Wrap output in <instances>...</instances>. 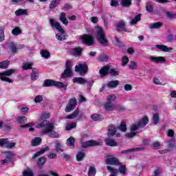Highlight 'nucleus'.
Listing matches in <instances>:
<instances>
[{
    "instance_id": "1",
    "label": "nucleus",
    "mask_w": 176,
    "mask_h": 176,
    "mask_svg": "<svg viewBox=\"0 0 176 176\" xmlns=\"http://www.w3.org/2000/svg\"><path fill=\"white\" fill-rule=\"evenodd\" d=\"M50 118V114L49 113H42L40 117L41 120H43L40 124L36 126L37 129H43L42 131V134L49 135L52 138H58L60 135L58 132L54 131V124L50 122L47 120Z\"/></svg>"
},
{
    "instance_id": "2",
    "label": "nucleus",
    "mask_w": 176,
    "mask_h": 176,
    "mask_svg": "<svg viewBox=\"0 0 176 176\" xmlns=\"http://www.w3.org/2000/svg\"><path fill=\"white\" fill-rule=\"evenodd\" d=\"M96 41L102 45V46H108L109 41L107 39L105 32L100 27L98 26L96 28Z\"/></svg>"
},
{
    "instance_id": "3",
    "label": "nucleus",
    "mask_w": 176,
    "mask_h": 176,
    "mask_svg": "<svg viewBox=\"0 0 176 176\" xmlns=\"http://www.w3.org/2000/svg\"><path fill=\"white\" fill-rule=\"evenodd\" d=\"M53 86L58 87V89H67L68 84H63V82L47 79L44 81L43 85V87H52Z\"/></svg>"
},
{
    "instance_id": "4",
    "label": "nucleus",
    "mask_w": 176,
    "mask_h": 176,
    "mask_svg": "<svg viewBox=\"0 0 176 176\" xmlns=\"http://www.w3.org/2000/svg\"><path fill=\"white\" fill-rule=\"evenodd\" d=\"M15 72L16 69H10L0 72V80L1 82H6L7 83H13V80L10 79L9 76H12Z\"/></svg>"
},
{
    "instance_id": "5",
    "label": "nucleus",
    "mask_w": 176,
    "mask_h": 176,
    "mask_svg": "<svg viewBox=\"0 0 176 176\" xmlns=\"http://www.w3.org/2000/svg\"><path fill=\"white\" fill-rule=\"evenodd\" d=\"M80 143L82 148H89L90 146H100V145H102V142L100 140H89L85 142L82 139H81Z\"/></svg>"
},
{
    "instance_id": "6",
    "label": "nucleus",
    "mask_w": 176,
    "mask_h": 176,
    "mask_svg": "<svg viewBox=\"0 0 176 176\" xmlns=\"http://www.w3.org/2000/svg\"><path fill=\"white\" fill-rule=\"evenodd\" d=\"M71 75H72V62L67 60L66 62V69L64 73L61 74L60 78H68V76H71Z\"/></svg>"
},
{
    "instance_id": "7",
    "label": "nucleus",
    "mask_w": 176,
    "mask_h": 176,
    "mask_svg": "<svg viewBox=\"0 0 176 176\" xmlns=\"http://www.w3.org/2000/svg\"><path fill=\"white\" fill-rule=\"evenodd\" d=\"M75 71L79 72L80 76H85L87 72V65L85 63L83 64L79 63L78 65H76Z\"/></svg>"
},
{
    "instance_id": "8",
    "label": "nucleus",
    "mask_w": 176,
    "mask_h": 176,
    "mask_svg": "<svg viewBox=\"0 0 176 176\" xmlns=\"http://www.w3.org/2000/svg\"><path fill=\"white\" fill-rule=\"evenodd\" d=\"M82 42L87 46H91L94 43V38L90 34H84L82 36Z\"/></svg>"
},
{
    "instance_id": "9",
    "label": "nucleus",
    "mask_w": 176,
    "mask_h": 176,
    "mask_svg": "<svg viewBox=\"0 0 176 176\" xmlns=\"http://www.w3.org/2000/svg\"><path fill=\"white\" fill-rule=\"evenodd\" d=\"M138 127H140V126H138V124H132L131 126V132L130 133H127L125 135L127 138H133V137H135V135H137V134H138V132H135L137 131V130H138Z\"/></svg>"
},
{
    "instance_id": "10",
    "label": "nucleus",
    "mask_w": 176,
    "mask_h": 176,
    "mask_svg": "<svg viewBox=\"0 0 176 176\" xmlns=\"http://www.w3.org/2000/svg\"><path fill=\"white\" fill-rule=\"evenodd\" d=\"M75 107H76V98H73L70 99L69 104L66 107L65 112H72L75 109Z\"/></svg>"
},
{
    "instance_id": "11",
    "label": "nucleus",
    "mask_w": 176,
    "mask_h": 176,
    "mask_svg": "<svg viewBox=\"0 0 176 176\" xmlns=\"http://www.w3.org/2000/svg\"><path fill=\"white\" fill-rule=\"evenodd\" d=\"M5 157L4 160L1 161V164H9L12 162V157H13V154L10 152H6L3 153Z\"/></svg>"
},
{
    "instance_id": "12",
    "label": "nucleus",
    "mask_w": 176,
    "mask_h": 176,
    "mask_svg": "<svg viewBox=\"0 0 176 176\" xmlns=\"http://www.w3.org/2000/svg\"><path fill=\"white\" fill-rule=\"evenodd\" d=\"M50 23L52 25V27H55L56 30L58 31V32H64L65 30L63 29V27H61V25L58 22H56V21L53 19L50 20Z\"/></svg>"
},
{
    "instance_id": "13",
    "label": "nucleus",
    "mask_w": 176,
    "mask_h": 176,
    "mask_svg": "<svg viewBox=\"0 0 176 176\" xmlns=\"http://www.w3.org/2000/svg\"><path fill=\"white\" fill-rule=\"evenodd\" d=\"M149 60H151V61H152V63H166V58H164V56H151L149 57Z\"/></svg>"
},
{
    "instance_id": "14",
    "label": "nucleus",
    "mask_w": 176,
    "mask_h": 176,
    "mask_svg": "<svg viewBox=\"0 0 176 176\" xmlns=\"http://www.w3.org/2000/svg\"><path fill=\"white\" fill-rule=\"evenodd\" d=\"M106 164H110L111 166H119V164H120V162H119V160L116 157H110L106 160Z\"/></svg>"
},
{
    "instance_id": "15",
    "label": "nucleus",
    "mask_w": 176,
    "mask_h": 176,
    "mask_svg": "<svg viewBox=\"0 0 176 176\" xmlns=\"http://www.w3.org/2000/svg\"><path fill=\"white\" fill-rule=\"evenodd\" d=\"M115 134H116V127L113 124H110L108 126L107 135L108 137H113Z\"/></svg>"
},
{
    "instance_id": "16",
    "label": "nucleus",
    "mask_w": 176,
    "mask_h": 176,
    "mask_svg": "<svg viewBox=\"0 0 176 176\" xmlns=\"http://www.w3.org/2000/svg\"><path fill=\"white\" fill-rule=\"evenodd\" d=\"M148 123H149V119L148 118V117L144 116L142 118L141 120L138 122V124L139 127H145V126H146Z\"/></svg>"
},
{
    "instance_id": "17",
    "label": "nucleus",
    "mask_w": 176,
    "mask_h": 176,
    "mask_svg": "<svg viewBox=\"0 0 176 176\" xmlns=\"http://www.w3.org/2000/svg\"><path fill=\"white\" fill-rule=\"evenodd\" d=\"M119 83L120 82L118 80H111L107 83V86L109 89H116V87L119 86Z\"/></svg>"
},
{
    "instance_id": "18",
    "label": "nucleus",
    "mask_w": 176,
    "mask_h": 176,
    "mask_svg": "<svg viewBox=\"0 0 176 176\" xmlns=\"http://www.w3.org/2000/svg\"><path fill=\"white\" fill-rule=\"evenodd\" d=\"M50 150V148H49V146H45V148H42L41 150H40L39 151H38L37 153H36L34 156H33V159H36V157H38V156H41V155H43V153H45V152H47Z\"/></svg>"
},
{
    "instance_id": "19",
    "label": "nucleus",
    "mask_w": 176,
    "mask_h": 176,
    "mask_svg": "<svg viewBox=\"0 0 176 176\" xmlns=\"http://www.w3.org/2000/svg\"><path fill=\"white\" fill-rule=\"evenodd\" d=\"M73 82L78 83V85H85V83H87V80L82 77H77L73 78Z\"/></svg>"
},
{
    "instance_id": "20",
    "label": "nucleus",
    "mask_w": 176,
    "mask_h": 176,
    "mask_svg": "<svg viewBox=\"0 0 176 176\" xmlns=\"http://www.w3.org/2000/svg\"><path fill=\"white\" fill-rule=\"evenodd\" d=\"M155 47L157 49H159L160 50H162V52H165L173 50V47H168L164 45H156Z\"/></svg>"
},
{
    "instance_id": "21",
    "label": "nucleus",
    "mask_w": 176,
    "mask_h": 176,
    "mask_svg": "<svg viewBox=\"0 0 176 176\" xmlns=\"http://www.w3.org/2000/svg\"><path fill=\"white\" fill-rule=\"evenodd\" d=\"M105 144L107 146H118V142L115 140L111 138H107L105 140Z\"/></svg>"
},
{
    "instance_id": "22",
    "label": "nucleus",
    "mask_w": 176,
    "mask_h": 176,
    "mask_svg": "<svg viewBox=\"0 0 176 176\" xmlns=\"http://www.w3.org/2000/svg\"><path fill=\"white\" fill-rule=\"evenodd\" d=\"M104 108L105 111L111 112L115 109V104H113V103H109V102H107L104 104Z\"/></svg>"
},
{
    "instance_id": "23",
    "label": "nucleus",
    "mask_w": 176,
    "mask_h": 176,
    "mask_svg": "<svg viewBox=\"0 0 176 176\" xmlns=\"http://www.w3.org/2000/svg\"><path fill=\"white\" fill-rule=\"evenodd\" d=\"M107 169L109 173H111V174L109 176H118V174H119V170L118 169H115L112 168L111 166H107Z\"/></svg>"
},
{
    "instance_id": "24",
    "label": "nucleus",
    "mask_w": 176,
    "mask_h": 176,
    "mask_svg": "<svg viewBox=\"0 0 176 176\" xmlns=\"http://www.w3.org/2000/svg\"><path fill=\"white\" fill-rule=\"evenodd\" d=\"M144 148H133L128 150L122 151L120 152L121 155L126 154V153H131L133 152H136L137 151H142Z\"/></svg>"
},
{
    "instance_id": "25",
    "label": "nucleus",
    "mask_w": 176,
    "mask_h": 176,
    "mask_svg": "<svg viewBox=\"0 0 176 176\" xmlns=\"http://www.w3.org/2000/svg\"><path fill=\"white\" fill-rule=\"evenodd\" d=\"M161 27H163V23L162 22L153 23L149 25L150 30H157V28H160Z\"/></svg>"
},
{
    "instance_id": "26",
    "label": "nucleus",
    "mask_w": 176,
    "mask_h": 176,
    "mask_svg": "<svg viewBox=\"0 0 176 176\" xmlns=\"http://www.w3.org/2000/svg\"><path fill=\"white\" fill-rule=\"evenodd\" d=\"M56 38L58 41H65L67 39V34H65V32H60V33L56 35Z\"/></svg>"
},
{
    "instance_id": "27",
    "label": "nucleus",
    "mask_w": 176,
    "mask_h": 176,
    "mask_svg": "<svg viewBox=\"0 0 176 176\" xmlns=\"http://www.w3.org/2000/svg\"><path fill=\"white\" fill-rule=\"evenodd\" d=\"M125 25H126V23H124V21H120L116 25V31H118V32H120V30H123Z\"/></svg>"
},
{
    "instance_id": "28",
    "label": "nucleus",
    "mask_w": 176,
    "mask_h": 176,
    "mask_svg": "<svg viewBox=\"0 0 176 176\" xmlns=\"http://www.w3.org/2000/svg\"><path fill=\"white\" fill-rule=\"evenodd\" d=\"M59 19L65 25H68V19H67V16L65 15V12H62L60 14Z\"/></svg>"
},
{
    "instance_id": "29",
    "label": "nucleus",
    "mask_w": 176,
    "mask_h": 176,
    "mask_svg": "<svg viewBox=\"0 0 176 176\" xmlns=\"http://www.w3.org/2000/svg\"><path fill=\"white\" fill-rule=\"evenodd\" d=\"M109 72V66H104L102 69H100L99 74L101 76H105Z\"/></svg>"
},
{
    "instance_id": "30",
    "label": "nucleus",
    "mask_w": 176,
    "mask_h": 176,
    "mask_svg": "<svg viewBox=\"0 0 176 176\" xmlns=\"http://www.w3.org/2000/svg\"><path fill=\"white\" fill-rule=\"evenodd\" d=\"M72 54L78 57V56H80L82 54V48L76 47L72 50Z\"/></svg>"
},
{
    "instance_id": "31",
    "label": "nucleus",
    "mask_w": 176,
    "mask_h": 176,
    "mask_svg": "<svg viewBox=\"0 0 176 176\" xmlns=\"http://www.w3.org/2000/svg\"><path fill=\"white\" fill-rule=\"evenodd\" d=\"M131 3V0H120V5L123 8H130Z\"/></svg>"
},
{
    "instance_id": "32",
    "label": "nucleus",
    "mask_w": 176,
    "mask_h": 176,
    "mask_svg": "<svg viewBox=\"0 0 176 176\" xmlns=\"http://www.w3.org/2000/svg\"><path fill=\"white\" fill-rule=\"evenodd\" d=\"M91 118L95 122H101V120H104V117L100 114H94L91 116Z\"/></svg>"
},
{
    "instance_id": "33",
    "label": "nucleus",
    "mask_w": 176,
    "mask_h": 176,
    "mask_svg": "<svg viewBox=\"0 0 176 176\" xmlns=\"http://www.w3.org/2000/svg\"><path fill=\"white\" fill-rule=\"evenodd\" d=\"M85 156H86V153L83 151H79L76 155L77 162H82V160H83L85 158Z\"/></svg>"
},
{
    "instance_id": "34",
    "label": "nucleus",
    "mask_w": 176,
    "mask_h": 176,
    "mask_svg": "<svg viewBox=\"0 0 176 176\" xmlns=\"http://www.w3.org/2000/svg\"><path fill=\"white\" fill-rule=\"evenodd\" d=\"M47 158L46 157H41L38 159V161L37 162V166L39 168L43 166L45 163H46Z\"/></svg>"
},
{
    "instance_id": "35",
    "label": "nucleus",
    "mask_w": 176,
    "mask_h": 176,
    "mask_svg": "<svg viewBox=\"0 0 176 176\" xmlns=\"http://www.w3.org/2000/svg\"><path fill=\"white\" fill-rule=\"evenodd\" d=\"M42 142V139L41 138L36 137L32 141V146H37V145H41Z\"/></svg>"
},
{
    "instance_id": "36",
    "label": "nucleus",
    "mask_w": 176,
    "mask_h": 176,
    "mask_svg": "<svg viewBox=\"0 0 176 176\" xmlns=\"http://www.w3.org/2000/svg\"><path fill=\"white\" fill-rule=\"evenodd\" d=\"M5 41V26H0V42Z\"/></svg>"
},
{
    "instance_id": "37",
    "label": "nucleus",
    "mask_w": 176,
    "mask_h": 176,
    "mask_svg": "<svg viewBox=\"0 0 176 176\" xmlns=\"http://www.w3.org/2000/svg\"><path fill=\"white\" fill-rule=\"evenodd\" d=\"M75 138L74 137L69 138L66 141V144L67 146H75Z\"/></svg>"
},
{
    "instance_id": "38",
    "label": "nucleus",
    "mask_w": 176,
    "mask_h": 176,
    "mask_svg": "<svg viewBox=\"0 0 176 176\" xmlns=\"http://www.w3.org/2000/svg\"><path fill=\"white\" fill-rule=\"evenodd\" d=\"M8 47L11 50V52H12V53H16V52H17V46L13 42L9 43Z\"/></svg>"
},
{
    "instance_id": "39",
    "label": "nucleus",
    "mask_w": 176,
    "mask_h": 176,
    "mask_svg": "<svg viewBox=\"0 0 176 176\" xmlns=\"http://www.w3.org/2000/svg\"><path fill=\"white\" fill-rule=\"evenodd\" d=\"M78 115H79V109H76L74 111L72 114L66 116V119H75V118H78Z\"/></svg>"
},
{
    "instance_id": "40",
    "label": "nucleus",
    "mask_w": 176,
    "mask_h": 176,
    "mask_svg": "<svg viewBox=\"0 0 176 176\" xmlns=\"http://www.w3.org/2000/svg\"><path fill=\"white\" fill-rule=\"evenodd\" d=\"M32 65H34L32 63H25L23 64L22 68L24 71H27V69H32Z\"/></svg>"
},
{
    "instance_id": "41",
    "label": "nucleus",
    "mask_w": 176,
    "mask_h": 176,
    "mask_svg": "<svg viewBox=\"0 0 176 176\" xmlns=\"http://www.w3.org/2000/svg\"><path fill=\"white\" fill-rule=\"evenodd\" d=\"M10 62L9 60H4L3 62H0V68L1 69H6L9 67Z\"/></svg>"
},
{
    "instance_id": "42",
    "label": "nucleus",
    "mask_w": 176,
    "mask_h": 176,
    "mask_svg": "<svg viewBox=\"0 0 176 176\" xmlns=\"http://www.w3.org/2000/svg\"><path fill=\"white\" fill-rule=\"evenodd\" d=\"M96 167L90 166L88 170V176H96Z\"/></svg>"
},
{
    "instance_id": "43",
    "label": "nucleus",
    "mask_w": 176,
    "mask_h": 176,
    "mask_svg": "<svg viewBox=\"0 0 176 176\" xmlns=\"http://www.w3.org/2000/svg\"><path fill=\"white\" fill-rule=\"evenodd\" d=\"M38 72H39L38 70H36V69H32V72L31 74L32 80H36V79H38V76H36V74H38Z\"/></svg>"
},
{
    "instance_id": "44",
    "label": "nucleus",
    "mask_w": 176,
    "mask_h": 176,
    "mask_svg": "<svg viewBox=\"0 0 176 176\" xmlns=\"http://www.w3.org/2000/svg\"><path fill=\"white\" fill-rule=\"evenodd\" d=\"M40 54L43 58H49L50 57V52L48 51L41 50Z\"/></svg>"
},
{
    "instance_id": "45",
    "label": "nucleus",
    "mask_w": 176,
    "mask_h": 176,
    "mask_svg": "<svg viewBox=\"0 0 176 176\" xmlns=\"http://www.w3.org/2000/svg\"><path fill=\"white\" fill-rule=\"evenodd\" d=\"M16 16H23L24 14H27V10L24 9H19L15 12Z\"/></svg>"
},
{
    "instance_id": "46",
    "label": "nucleus",
    "mask_w": 176,
    "mask_h": 176,
    "mask_svg": "<svg viewBox=\"0 0 176 176\" xmlns=\"http://www.w3.org/2000/svg\"><path fill=\"white\" fill-rule=\"evenodd\" d=\"M129 68L131 70L137 69V68H138V65L137 64V63L131 60L130 64L129 65Z\"/></svg>"
},
{
    "instance_id": "47",
    "label": "nucleus",
    "mask_w": 176,
    "mask_h": 176,
    "mask_svg": "<svg viewBox=\"0 0 176 176\" xmlns=\"http://www.w3.org/2000/svg\"><path fill=\"white\" fill-rule=\"evenodd\" d=\"M141 20V16L140 15H136L132 20L131 21V24L132 25H134V24H137L138 21Z\"/></svg>"
},
{
    "instance_id": "48",
    "label": "nucleus",
    "mask_w": 176,
    "mask_h": 176,
    "mask_svg": "<svg viewBox=\"0 0 176 176\" xmlns=\"http://www.w3.org/2000/svg\"><path fill=\"white\" fill-rule=\"evenodd\" d=\"M56 152H64V149L63 148V146L61 143L58 142H56Z\"/></svg>"
},
{
    "instance_id": "49",
    "label": "nucleus",
    "mask_w": 176,
    "mask_h": 176,
    "mask_svg": "<svg viewBox=\"0 0 176 176\" xmlns=\"http://www.w3.org/2000/svg\"><path fill=\"white\" fill-rule=\"evenodd\" d=\"M118 130H120V131H123V132L127 131V127L126 126V122H122L120 125L118 126Z\"/></svg>"
},
{
    "instance_id": "50",
    "label": "nucleus",
    "mask_w": 176,
    "mask_h": 176,
    "mask_svg": "<svg viewBox=\"0 0 176 176\" xmlns=\"http://www.w3.org/2000/svg\"><path fill=\"white\" fill-rule=\"evenodd\" d=\"M115 100H116V96L113 94H110L107 97V102L112 103Z\"/></svg>"
},
{
    "instance_id": "51",
    "label": "nucleus",
    "mask_w": 176,
    "mask_h": 176,
    "mask_svg": "<svg viewBox=\"0 0 176 176\" xmlns=\"http://www.w3.org/2000/svg\"><path fill=\"white\" fill-rule=\"evenodd\" d=\"M160 120V118L159 117V114L155 113L153 116V122L154 124H157L159 123V121Z\"/></svg>"
},
{
    "instance_id": "52",
    "label": "nucleus",
    "mask_w": 176,
    "mask_h": 176,
    "mask_svg": "<svg viewBox=\"0 0 176 176\" xmlns=\"http://www.w3.org/2000/svg\"><path fill=\"white\" fill-rule=\"evenodd\" d=\"M23 176H34V172L31 169H27L23 173Z\"/></svg>"
},
{
    "instance_id": "53",
    "label": "nucleus",
    "mask_w": 176,
    "mask_h": 176,
    "mask_svg": "<svg viewBox=\"0 0 176 176\" xmlns=\"http://www.w3.org/2000/svg\"><path fill=\"white\" fill-rule=\"evenodd\" d=\"M18 123L23 124L24 123H27V118L24 116H21L17 118Z\"/></svg>"
},
{
    "instance_id": "54",
    "label": "nucleus",
    "mask_w": 176,
    "mask_h": 176,
    "mask_svg": "<svg viewBox=\"0 0 176 176\" xmlns=\"http://www.w3.org/2000/svg\"><path fill=\"white\" fill-rule=\"evenodd\" d=\"M12 35L17 36V35H20V34H21V30L19 28H15L12 30Z\"/></svg>"
},
{
    "instance_id": "55",
    "label": "nucleus",
    "mask_w": 176,
    "mask_h": 176,
    "mask_svg": "<svg viewBox=\"0 0 176 176\" xmlns=\"http://www.w3.org/2000/svg\"><path fill=\"white\" fill-rule=\"evenodd\" d=\"M75 127H76V122H72L70 124H67L66 125V130L69 131V130H72V129H75Z\"/></svg>"
},
{
    "instance_id": "56",
    "label": "nucleus",
    "mask_w": 176,
    "mask_h": 176,
    "mask_svg": "<svg viewBox=\"0 0 176 176\" xmlns=\"http://www.w3.org/2000/svg\"><path fill=\"white\" fill-rule=\"evenodd\" d=\"M127 64H129V57L123 56L122 58V67H125V65H127Z\"/></svg>"
},
{
    "instance_id": "57",
    "label": "nucleus",
    "mask_w": 176,
    "mask_h": 176,
    "mask_svg": "<svg viewBox=\"0 0 176 176\" xmlns=\"http://www.w3.org/2000/svg\"><path fill=\"white\" fill-rule=\"evenodd\" d=\"M166 16L168 19H175L176 14L167 11L166 12Z\"/></svg>"
},
{
    "instance_id": "58",
    "label": "nucleus",
    "mask_w": 176,
    "mask_h": 176,
    "mask_svg": "<svg viewBox=\"0 0 176 176\" xmlns=\"http://www.w3.org/2000/svg\"><path fill=\"white\" fill-rule=\"evenodd\" d=\"M58 5V2L56 0H52V1L50 4V9H54V8H57Z\"/></svg>"
},
{
    "instance_id": "59",
    "label": "nucleus",
    "mask_w": 176,
    "mask_h": 176,
    "mask_svg": "<svg viewBox=\"0 0 176 176\" xmlns=\"http://www.w3.org/2000/svg\"><path fill=\"white\" fill-rule=\"evenodd\" d=\"M146 10L148 12V13H152V12H153V6L150 3H147L146 5Z\"/></svg>"
},
{
    "instance_id": "60",
    "label": "nucleus",
    "mask_w": 176,
    "mask_h": 176,
    "mask_svg": "<svg viewBox=\"0 0 176 176\" xmlns=\"http://www.w3.org/2000/svg\"><path fill=\"white\" fill-rule=\"evenodd\" d=\"M30 111V109L28 107H22L21 109V115H27Z\"/></svg>"
},
{
    "instance_id": "61",
    "label": "nucleus",
    "mask_w": 176,
    "mask_h": 176,
    "mask_svg": "<svg viewBox=\"0 0 176 176\" xmlns=\"http://www.w3.org/2000/svg\"><path fill=\"white\" fill-rule=\"evenodd\" d=\"M162 168H157L154 170V176L162 175Z\"/></svg>"
},
{
    "instance_id": "62",
    "label": "nucleus",
    "mask_w": 176,
    "mask_h": 176,
    "mask_svg": "<svg viewBox=\"0 0 176 176\" xmlns=\"http://www.w3.org/2000/svg\"><path fill=\"white\" fill-rule=\"evenodd\" d=\"M166 135L168 137H170V138L174 137V135H175L174 130L168 129V131H166Z\"/></svg>"
},
{
    "instance_id": "63",
    "label": "nucleus",
    "mask_w": 176,
    "mask_h": 176,
    "mask_svg": "<svg viewBox=\"0 0 176 176\" xmlns=\"http://www.w3.org/2000/svg\"><path fill=\"white\" fill-rule=\"evenodd\" d=\"M43 100V97L41 95H38L34 98V102H42Z\"/></svg>"
},
{
    "instance_id": "64",
    "label": "nucleus",
    "mask_w": 176,
    "mask_h": 176,
    "mask_svg": "<svg viewBox=\"0 0 176 176\" xmlns=\"http://www.w3.org/2000/svg\"><path fill=\"white\" fill-rule=\"evenodd\" d=\"M98 60L101 63H105L108 61V56H102L98 58Z\"/></svg>"
}]
</instances>
